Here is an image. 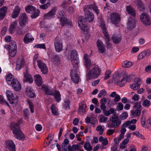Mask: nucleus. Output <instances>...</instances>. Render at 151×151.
I'll list each match as a JSON object with an SVG mask.
<instances>
[{"label":"nucleus","mask_w":151,"mask_h":151,"mask_svg":"<svg viewBox=\"0 0 151 151\" xmlns=\"http://www.w3.org/2000/svg\"><path fill=\"white\" fill-rule=\"evenodd\" d=\"M92 9L96 13L98 14L99 11L97 7L94 4L90 6H87L86 7L84 8V11L85 13L86 19L83 16H80L78 18V24L81 29L84 32H87L89 29V27L87 26L86 22V20L89 22L92 21L94 19V16L93 13L88 11L89 9Z\"/></svg>","instance_id":"obj_1"},{"label":"nucleus","mask_w":151,"mask_h":151,"mask_svg":"<svg viewBox=\"0 0 151 151\" xmlns=\"http://www.w3.org/2000/svg\"><path fill=\"white\" fill-rule=\"evenodd\" d=\"M83 63L86 68L87 80L88 81L90 79L97 78L100 74L101 70L98 66L96 65L89 70V69L91 67V63L89 56L87 54L84 55Z\"/></svg>","instance_id":"obj_2"},{"label":"nucleus","mask_w":151,"mask_h":151,"mask_svg":"<svg viewBox=\"0 0 151 151\" xmlns=\"http://www.w3.org/2000/svg\"><path fill=\"white\" fill-rule=\"evenodd\" d=\"M10 127L14 136L16 139L21 141L25 139V136L20 130L18 124L14 122H12L11 124Z\"/></svg>","instance_id":"obj_3"},{"label":"nucleus","mask_w":151,"mask_h":151,"mask_svg":"<svg viewBox=\"0 0 151 151\" xmlns=\"http://www.w3.org/2000/svg\"><path fill=\"white\" fill-rule=\"evenodd\" d=\"M10 127L14 136L16 139L21 141L25 139V136L20 130L18 124L14 122H12L11 124Z\"/></svg>","instance_id":"obj_4"},{"label":"nucleus","mask_w":151,"mask_h":151,"mask_svg":"<svg viewBox=\"0 0 151 151\" xmlns=\"http://www.w3.org/2000/svg\"><path fill=\"white\" fill-rule=\"evenodd\" d=\"M10 127L14 136L16 139L21 141L25 139V136L20 130L18 124L14 122H12L11 124Z\"/></svg>","instance_id":"obj_5"},{"label":"nucleus","mask_w":151,"mask_h":151,"mask_svg":"<svg viewBox=\"0 0 151 151\" xmlns=\"http://www.w3.org/2000/svg\"><path fill=\"white\" fill-rule=\"evenodd\" d=\"M10 127L14 136L16 139L21 141L25 139V136L20 130L18 124L14 122H12L11 124Z\"/></svg>","instance_id":"obj_6"},{"label":"nucleus","mask_w":151,"mask_h":151,"mask_svg":"<svg viewBox=\"0 0 151 151\" xmlns=\"http://www.w3.org/2000/svg\"><path fill=\"white\" fill-rule=\"evenodd\" d=\"M39 89L40 91L43 90L47 95H53L54 100L57 102L59 103L61 101V95L59 91L55 90L52 91V89H50L45 85H43L41 88Z\"/></svg>","instance_id":"obj_7"},{"label":"nucleus","mask_w":151,"mask_h":151,"mask_svg":"<svg viewBox=\"0 0 151 151\" xmlns=\"http://www.w3.org/2000/svg\"><path fill=\"white\" fill-rule=\"evenodd\" d=\"M6 79L8 84L11 86L15 90L19 91L20 90L21 86L19 82L11 74H8Z\"/></svg>","instance_id":"obj_8"},{"label":"nucleus","mask_w":151,"mask_h":151,"mask_svg":"<svg viewBox=\"0 0 151 151\" xmlns=\"http://www.w3.org/2000/svg\"><path fill=\"white\" fill-rule=\"evenodd\" d=\"M110 122L107 124V126L110 128H116L118 127L121 123V120L115 114L114 115L110 117Z\"/></svg>","instance_id":"obj_9"},{"label":"nucleus","mask_w":151,"mask_h":151,"mask_svg":"<svg viewBox=\"0 0 151 151\" xmlns=\"http://www.w3.org/2000/svg\"><path fill=\"white\" fill-rule=\"evenodd\" d=\"M70 59L74 69L78 68L79 59L77 52L76 50L72 51L70 54Z\"/></svg>","instance_id":"obj_10"},{"label":"nucleus","mask_w":151,"mask_h":151,"mask_svg":"<svg viewBox=\"0 0 151 151\" xmlns=\"http://www.w3.org/2000/svg\"><path fill=\"white\" fill-rule=\"evenodd\" d=\"M140 18L142 22L146 26H148L151 24L150 16L147 13H144L140 16Z\"/></svg>","instance_id":"obj_11"},{"label":"nucleus","mask_w":151,"mask_h":151,"mask_svg":"<svg viewBox=\"0 0 151 151\" xmlns=\"http://www.w3.org/2000/svg\"><path fill=\"white\" fill-rule=\"evenodd\" d=\"M17 48L16 42H11L8 47L9 53L10 56H14L17 52Z\"/></svg>","instance_id":"obj_12"},{"label":"nucleus","mask_w":151,"mask_h":151,"mask_svg":"<svg viewBox=\"0 0 151 151\" xmlns=\"http://www.w3.org/2000/svg\"><path fill=\"white\" fill-rule=\"evenodd\" d=\"M37 65L42 73L44 74H47L48 72V69L46 64L41 60H37Z\"/></svg>","instance_id":"obj_13"},{"label":"nucleus","mask_w":151,"mask_h":151,"mask_svg":"<svg viewBox=\"0 0 151 151\" xmlns=\"http://www.w3.org/2000/svg\"><path fill=\"white\" fill-rule=\"evenodd\" d=\"M110 19L111 22L116 26L120 22V16L118 13H113L111 15Z\"/></svg>","instance_id":"obj_14"},{"label":"nucleus","mask_w":151,"mask_h":151,"mask_svg":"<svg viewBox=\"0 0 151 151\" xmlns=\"http://www.w3.org/2000/svg\"><path fill=\"white\" fill-rule=\"evenodd\" d=\"M99 25L101 28L104 34L108 41H110V39L108 35L104 21L102 19H100L99 21Z\"/></svg>","instance_id":"obj_15"},{"label":"nucleus","mask_w":151,"mask_h":151,"mask_svg":"<svg viewBox=\"0 0 151 151\" xmlns=\"http://www.w3.org/2000/svg\"><path fill=\"white\" fill-rule=\"evenodd\" d=\"M57 10L56 7L53 8L47 13L44 15L43 18L49 20L54 18Z\"/></svg>","instance_id":"obj_16"},{"label":"nucleus","mask_w":151,"mask_h":151,"mask_svg":"<svg viewBox=\"0 0 151 151\" xmlns=\"http://www.w3.org/2000/svg\"><path fill=\"white\" fill-rule=\"evenodd\" d=\"M76 69L75 70H73L71 71L70 75L71 77L72 81L76 83H78L79 81V77L78 74V71Z\"/></svg>","instance_id":"obj_17"},{"label":"nucleus","mask_w":151,"mask_h":151,"mask_svg":"<svg viewBox=\"0 0 151 151\" xmlns=\"http://www.w3.org/2000/svg\"><path fill=\"white\" fill-rule=\"evenodd\" d=\"M6 95L11 104H14L17 102V100L14 97L12 91L9 90H7Z\"/></svg>","instance_id":"obj_18"},{"label":"nucleus","mask_w":151,"mask_h":151,"mask_svg":"<svg viewBox=\"0 0 151 151\" xmlns=\"http://www.w3.org/2000/svg\"><path fill=\"white\" fill-rule=\"evenodd\" d=\"M134 83L130 85V87L131 89L133 90H137L140 87L141 84V80L138 78H135L134 79Z\"/></svg>","instance_id":"obj_19"},{"label":"nucleus","mask_w":151,"mask_h":151,"mask_svg":"<svg viewBox=\"0 0 151 151\" xmlns=\"http://www.w3.org/2000/svg\"><path fill=\"white\" fill-rule=\"evenodd\" d=\"M24 64L25 61L22 58H18L16 62L15 69L17 70H20L24 66Z\"/></svg>","instance_id":"obj_20"},{"label":"nucleus","mask_w":151,"mask_h":151,"mask_svg":"<svg viewBox=\"0 0 151 151\" xmlns=\"http://www.w3.org/2000/svg\"><path fill=\"white\" fill-rule=\"evenodd\" d=\"M129 76L127 74H125L124 76L122 79H117L116 82L119 86L121 87L123 86L126 83L128 79H129Z\"/></svg>","instance_id":"obj_21"},{"label":"nucleus","mask_w":151,"mask_h":151,"mask_svg":"<svg viewBox=\"0 0 151 151\" xmlns=\"http://www.w3.org/2000/svg\"><path fill=\"white\" fill-rule=\"evenodd\" d=\"M55 49L56 51L59 52L63 49V45L61 41L58 40L57 38H56L54 42Z\"/></svg>","instance_id":"obj_22"},{"label":"nucleus","mask_w":151,"mask_h":151,"mask_svg":"<svg viewBox=\"0 0 151 151\" xmlns=\"http://www.w3.org/2000/svg\"><path fill=\"white\" fill-rule=\"evenodd\" d=\"M6 147L9 150L12 151H15V145L13 141L11 140H7L5 142Z\"/></svg>","instance_id":"obj_23"},{"label":"nucleus","mask_w":151,"mask_h":151,"mask_svg":"<svg viewBox=\"0 0 151 151\" xmlns=\"http://www.w3.org/2000/svg\"><path fill=\"white\" fill-rule=\"evenodd\" d=\"M19 22V24L21 26H23L27 23L28 19L26 14L23 13L21 15Z\"/></svg>","instance_id":"obj_24"},{"label":"nucleus","mask_w":151,"mask_h":151,"mask_svg":"<svg viewBox=\"0 0 151 151\" xmlns=\"http://www.w3.org/2000/svg\"><path fill=\"white\" fill-rule=\"evenodd\" d=\"M34 40V38L32 35L29 33H27L23 39V41L25 44L32 42Z\"/></svg>","instance_id":"obj_25"},{"label":"nucleus","mask_w":151,"mask_h":151,"mask_svg":"<svg viewBox=\"0 0 151 151\" xmlns=\"http://www.w3.org/2000/svg\"><path fill=\"white\" fill-rule=\"evenodd\" d=\"M34 80L36 84L38 86H40L43 83L41 76L39 74L35 75L34 76Z\"/></svg>","instance_id":"obj_26"},{"label":"nucleus","mask_w":151,"mask_h":151,"mask_svg":"<svg viewBox=\"0 0 151 151\" xmlns=\"http://www.w3.org/2000/svg\"><path fill=\"white\" fill-rule=\"evenodd\" d=\"M25 93L26 95L32 98L35 96V93L33 89L30 87H27L26 88Z\"/></svg>","instance_id":"obj_27"},{"label":"nucleus","mask_w":151,"mask_h":151,"mask_svg":"<svg viewBox=\"0 0 151 151\" xmlns=\"http://www.w3.org/2000/svg\"><path fill=\"white\" fill-rule=\"evenodd\" d=\"M97 46L100 52L103 53L105 52V49L104 45L101 41L100 40H98L97 42Z\"/></svg>","instance_id":"obj_28"},{"label":"nucleus","mask_w":151,"mask_h":151,"mask_svg":"<svg viewBox=\"0 0 151 151\" xmlns=\"http://www.w3.org/2000/svg\"><path fill=\"white\" fill-rule=\"evenodd\" d=\"M135 21L134 18H129L127 22V28L129 29H133L135 27Z\"/></svg>","instance_id":"obj_29"},{"label":"nucleus","mask_w":151,"mask_h":151,"mask_svg":"<svg viewBox=\"0 0 151 151\" xmlns=\"http://www.w3.org/2000/svg\"><path fill=\"white\" fill-rule=\"evenodd\" d=\"M24 81L29 83H31L33 81V79L32 76L27 72H25L24 74Z\"/></svg>","instance_id":"obj_30"},{"label":"nucleus","mask_w":151,"mask_h":151,"mask_svg":"<svg viewBox=\"0 0 151 151\" xmlns=\"http://www.w3.org/2000/svg\"><path fill=\"white\" fill-rule=\"evenodd\" d=\"M134 4L137 7L139 10L142 11L145 9V6L143 3L140 0H136L134 1Z\"/></svg>","instance_id":"obj_31"},{"label":"nucleus","mask_w":151,"mask_h":151,"mask_svg":"<svg viewBox=\"0 0 151 151\" xmlns=\"http://www.w3.org/2000/svg\"><path fill=\"white\" fill-rule=\"evenodd\" d=\"M7 8L6 6H4L0 9V20H2L5 16Z\"/></svg>","instance_id":"obj_32"},{"label":"nucleus","mask_w":151,"mask_h":151,"mask_svg":"<svg viewBox=\"0 0 151 151\" xmlns=\"http://www.w3.org/2000/svg\"><path fill=\"white\" fill-rule=\"evenodd\" d=\"M126 12L128 14L134 16L136 14L134 10L130 5L127 6Z\"/></svg>","instance_id":"obj_33"},{"label":"nucleus","mask_w":151,"mask_h":151,"mask_svg":"<svg viewBox=\"0 0 151 151\" xmlns=\"http://www.w3.org/2000/svg\"><path fill=\"white\" fill-rule=\"evenodd\" d=\"M116 109L115 108H111L109 110H104V114L106 116H108L111 114L115 113Z\"/></svg>","instance_id":"obj_34"},{"label":"nucleus","mask_w":151,"mask_h":151,"mask_svg":"<svg viewBox=\"0 0 151 151\" xmlns=\"http://www.w3.org/2000/svg\"><path fill=\"white\" fill-rule=\"evenodd\" d=\"M50 109L51 110L52 113L53 115L57 116L59 114L58 109L55 105L54 104H52L50 107Z\"/></svg>","instance_id":"obj_35"},{"label":"nucleus","mask_w":151,"mask_h":151,"mask_svg":"<svg viewBox=\"0 0 151 151\" xmlns=\"http://www.w3.org/2000/svg\"><path fill=\"white\" fill-rule=\"evenodd\" d=\"M20 9L19 7L17 6L14 10L12 13V16L13 18H17L19 14Z\"/></svg>","instance_id":"obj_36"},{"label":"nucleus","mask_w":151,"mask_h":151,"mask_svg":"<svg viewBox=\"0 0 151 151\" xmlns=\"http://www.w3.org/2000/svg\"><path fill=\"white\" fill-rule=\"evenodd\" d=\"M17 22L15 21L11 24L9 26V31L11 33H13L15 30V28L17 26Z\"/></svg>","instance_id":"obj_37"},{"label":"nucleus","mask_w":151,"mask_h":151,"mask_svg":"<svg viewBox=\"0 0 151 151\" xmlns=\"http://www.w3.org/2000/svg\"><path fill=\"white\" fill-rule=\"evenodd\" d=\"M35 8H36L35 6L31 5H29L27 6L25 8V10L27 12L31 14L33 13V11H34Z\"/></svg>","instance_id":"obj_38"},{"label":"nucleus","mask_w":151,"mask_h":151,"mask_svg":"<svg viewBox=\"0 0 151 151\" xmlns=\"http://www.w3.org/2000/svg\"><path fill=\"white\" fill-rule=\"evenodd\" d=\"M52 62L55 65H58L60 63V58L58 55H55L52 58Z\"/></svg>","instance_id":"obj_39"},{"label":"nucleus","mask_w":151,"mask_h":151,"mask_svg":"<svg viewBox=\"0 0 151 151\" xmlns=\"http://www.w3.org/2000/svg\"><path fill=\"white\" fill-rule=\"evenodd\" d=\"M40 14V11L35 8L33 13L31 14H32L31 16V17L32 18H36L39 16Z\"/></svg>","instance_id":"obj_40"},{"label":"nucleus","mask_w":151,"mask_h":151,"mask_svg":"<svg viewBox=\"0 0 151 151\" xmlns=\"http://www.w3.org/2000/svg\"><path fill=\"white\" fill-rule=\"evenodd\" d=\"M104 129V126L99 125L97 127L96 130L99 133V134L102 135L103 134Z\"/></svg>","instance_id":"obj_41"},{"label":"nucleus","mask_w":151,"mask_h":151,"mask_svg":"<svg viewBox=\"0 0 151 151\" xmlns=\"http://www.w3.org/2000/svg\"><path fill=\"white\" fill-rule=\"evenodd\" d=\"M112 40L115 43H118L120 42L121 37L120 36H118L117 35H115L113 37Z\"/></svg>","instance_id":"obj_42"},{"label":"nucleus","mask_w":151,"mask_h":151,"mask_svg":"<svg viewBox=\"0 0 151 151\" xmlns=\"http://www.w3.org/2000/svg\"><path fill=\"white\" fill-rule=\"evenodd\" d=\"M132 114L133 116H139L141 113V111L139 109H134L131 111Z\"/></svg>","instance_id":"obj_43"},{"label":"nucleus","mask_w":151,"mask_h":151,"mask_svg":"<svg viewBox=\"0 0 151 151\" xmlns=\"http://www.w3.org/2000/svg\"><path fill=\"white\" fill-rule=\"evenodd\" d=\"M85 149L87 151H91L92 149V147L89 142H86L84 146Z\"/></svg>","instance_id":"obj_44"},{"label":"nucleus","mask_w":151,"mask_h":151,"mask_svg":"<svg viewBox=\"0 0 151 151\" xmlns=\"http://www.w3.org/2000/svg\"><path fill=\"white\" fill-rule=\"evenodd\" d=\"M132 64L131 62L128 61H124L122 63V65L124 68H129L130 67Z\"/></svg>","instance_id":"obj_45"},{"label":"nucleus","mask_w":151,"mask_h":151,"mask_svg":"<svg viewBox=\"0 0 151 151\" xmlns=\"http://www.w3.org/2000/svg\"><path fill=\"white\" fill-rule=\"evenodd\" d=\"M58 18L59 19L60 22L62 25H63L67 23V19L65 16H63Z\"/></svg>","instance_id":"obj_46"},{"label":"nucleus","mask_w":151,"mask_h":151,"mask_svg":"<svg viewBox=\"0 0 151 151\" xmlns=\"http://www.w3.org/2000/svg\"><path fill=\"white\" fill-rule=\"evenodd\" d=\"M0 103L2 104H5L9 107V105L7 101L4 99L3 96L0 95Z\"/></svg>","instance_id":"obj_47"},{"label":"nucleus","mask_w":151,"mask_h":151,"mask_svg":"<svg viewBox=\"0 0 151 151\" xmlns=\"http://www.w3.org/2000/svg\"><path fill=\"white\" fill-rule=\"evenodd\" d=\"M50 4L49 2H47L46 4L40 5L39 8L43 10L46 9L50 6Z\"/></svg>","instance_id":"obj_48"},{"label":"nucleus","mask_w":151,"mask_h":151,"mask_svg":"<svg viewBox=\"0 0 151 151\" xmlns=\"http://www.w3.org/2000/svg\"><path fill=\"white\" fill-rule=\"evenodd\" d=\"M86 107L85 105L83 104L80 106L78 109L79 112L81 113L84 112L85 111Z\"/></svg>","instance_id":"obj_49"},{"label":"nucleus","mask_w":151,"mask_h":151,"mask_svg":"<svg viewBox=\"0 0 151 151\" xmlns=\"http://www.w3.org/2000/svg\"><path fill=\"white\" fill-rule=\"evenodd\" d=\"M34 47L36 48L45 49L46 48L45 45L44 44H38L34 46Z\"/></svg>","instance_id":"obj_50"},{"label":"nucleus","mask_w":151,"mask_h":151,"mask_svg":"<svg viewBox=\"0 0 151 151\" xmlns=\"http://www.w3.org/2000/svg\"><path fill=\"white\" fill-rule=\"evenodd\" d=\"M106 94V92L104 89H103L100 91L98 94V97H101L103 96H104Z\"/></svg>","instance_id":"obj_51"},{"label":"nucleus","mask_w":151,"mask_h":151,"mask_svg":"<svg viewBox=\"0 0 151 151\" xmlns=\"http://www.w3.org/2000/svg\"><path fill=\"white\" fill-rule=\"evenodd\" d=\"M111 73V72L110 70H107L105 72L104 79L106 80L109 78L110 77V75Z\"/></svg>","instance_id":"obj_52"},{"label":"nucleus","mask_w":151,"mask_h":151,"mask_svg":"<svg viewBox=\"0 0 151 151\" xmlns=\"http://www.w3.org/2000/svg\"><path fill=\"white\" fill-rule=\"evenodd\" d=\"M141 107V103L139 102H137L135 103L133 106L134 109H139Z\"/></svg>","instance_id":"obj_53"},{"label":"nucleus","mask_w":151,"mask_h":151,"mask_svg":"<svg viewBox=\"0 0 151 151\" xmlns=\"http://www.w3.org/2000/svg\"><path fill=\"white\" fill-rule=\"evenodd\" d=\"M128 116V113L127 112H124L122 113L120 116V117L123 120L126 119Z\"/></svg>","instance_id":"obj_54"},{"label":"nucleus","mask_w":151,"mask_h":151,"mask_svg":"<svg viewBox=\"0 0 151 151\" xmlns=\"http://www.w3.org/2000/svg\"><path fill=\"white\" fill-rule=\"evenodd\" d=\"M142 105L144 106L148 107L150 105V103L149 100L146 99L143 102Z\"/></svg>","instance_id":"obj_55"},{"label":"nucleus","mask_w":151,"mask_h":151,"mask_svg":"<svg viewBox=\"0 0 151 151\" xmlns=\"http://www.w3.org/2000/svg\"><path fill=\"white\" fill-rule=\"evenodd\" d=\"M124 105L121 102H119L118 103L116 109L118 110H122L123 109Z\"/></svg>","instance_id":"obj_56"},{"label":"nucleus","mask_w":151,"mask_h":151,"mask_svg":"<svg viewBox=\"0 0 151 151\" xmlns=\"http://www.w3.org/2000/svg\"><path fill=\"white\" fill-rule=\"evenodd\" d=\"M107 118L102 116L100 117L99 121L101 122L106 123L107 122Z\"/></svg>","instance_id":"obj_57"},{"label":"nucleus","mask_w":151,"mask_h":151,"mask_svg":"<svg viewBox=\"0 0 151 151\" xmlns=\"http://www.w3.org/2000/svg\"><path fill=\"white\" fill-rule=\"evenodd\" d=\"M28 104L29 105L30 111L32 113H33L34 111V106L32 103L30 101H28Z\"/></svg>","instance_id":"obj_58"},{"label":"nucleus","mask_w":151,"mask_h":151,"mask_svg":"<svg viewBox=\"0 0 151 151\" xmlns=\"http://www.w3.org/2000/svg\"><path fill=\"white\" fill-rule=\"evenodd\" d=\"M143 52L145 57L149 56L151 54V51L149 50H144L143 51Z\"/></svg>","instance_id":"obj_59"},{"label":"nucleus","mask_w":151,"mask_h":151,"mask_svg":"<svg viewBox=\"0 0 151 151\" xmlns=\"http://www.w3.org/2000/svg\"><path fill=\"white\" fill-rule=\"evenodd\" d=\"M145 57L143 51L140 52L138 56V59L140 60L143 59V58Z\"/></svg>","instance_id":"obj_60"},{"label":"nucleus","mask_w":151,"mask_h":151,"mask_svg":"<svg viewBox=\"0 0 151 151\" xmlns=\"http://www.w3.org/2000/svg\"><path fill=\"white\" fill-rule=\"evenodd\" d=\"M136 136L141 139H145L143 135L139 133L138 131H137V132Z\"/></svg>","instance_id":"obj_61"},{"label":"nucleus","mask_w":151,"mask_h":151,"mask_svg":"<svg viewBox=\"0 0 151 151\" xmlns=\"http://www.w3.org/2000/svg\"><path fill=\"white\" fill-rule=\"evenodd\" d=\"M65 13L63 11H59L58 13V18H60V17H62L63 16H64Z\"/></svg>","instance_id":"obj_62"},{"label":"nucleus","mask_w":151,"mask_h":151,"mask_svg":"<svg viewBox=\"0 0 151 151\" xmlns=\"http://www.w3.org/2000/svg\"><path fill=\"white\" fill-rule=\"evenodd\" d=\"M64 106L65 108L67 109L69 107V101L68 100H66L64 101Z\"/></svg>","instance_id":"obj_63"},{"label":"nucleus","mask_w":151,"mask_h":151,"mask_svg":"<svg viewBox=\"0 0 151 151\" xmlns=\"http://www.w3.org/2000/svg\"><path fill=\"white\" fill-rule=\"evenodd\" d=\"M73 151L79 150L81 149L80 146L78 145H73Z\"/></svg>","instance_id":"obj_64"}]
</instances>
